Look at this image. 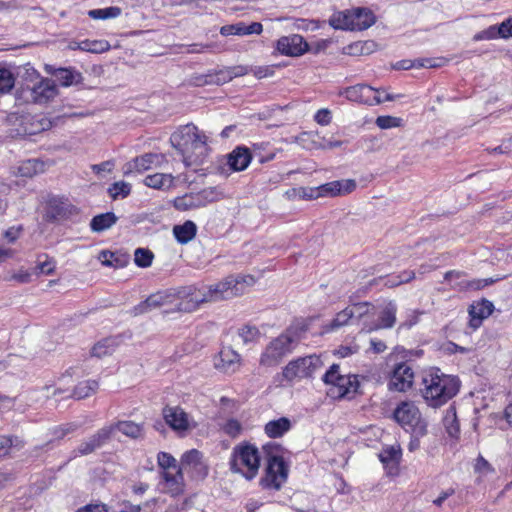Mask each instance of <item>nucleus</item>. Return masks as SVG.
Returning a JSON list of instances; mask_svg holds the SVG:
<instances>
[{"label": "nucleus", "mask_w": 512, "mask_h": 512, "mask_svg": "<svg viewBox=\"0 0 512 512\" xmlns=\"http://www.w3.org/2000/svg\"><path fill=\"white\" fill-rule=\"evenodd\" d=\"M118 344L117 338H105L93 346L91 354L97 358L105 357L112 354Z\"/></svg>", "instance_id": "c9c22d12"}, {"label": "nucleus", "mask_w": 512, "mask_h": 512, "mask_svg": "<svg viewBox=\"0 0 512 512\" xmlns=\"http://www.w3.org/2000/svg\"><path fill=\"white\" fill-rule=\"evenodd\" d=\"M220 359L221 363L219 364V366L225 372L233 373L240 367V355L229 348L221 350Z\"/></svg>", "instance_id": "473e14b6"}, {"label": "nucleus", "mask_w": 512, "mask_h": 512, "mask_svg": "<svg viewBox=\"0 0 512 512\" xmlns=\"http://www.w3.org/2000/svg\"><path fill=\"white\" fill-rule=\"evenodd\" d=\"M443 423L449 436L452 438H458L460 433V426L455 408L450 407L446 410Z\"/></svg>", "instance_id": "4c0bfd02"}, {"label": "nucleus", "mask_w": 512, "mask_h": 512, "mask_svg": "<svg viewBox=\"0 0 512 512\" xmlns=\"http://www.w3.org/2000/svg\"><path fill=\"white\" fill-rule=\"evenodd\" d=\"M402 119L394 116H379L376 119V125L380 129H390L401 126Z\"/></svg>", "instance_id": "603ef678"}, {"label": "nucleus", "mask_w": 512, "mask_h": 512, "mask_svg": "<svg viewBox=\"0 0 512 512\" xmlns=\"http://www.w3.org/2000/svg\"><path fill=\"white\" fill-rule=\"evenodd\" d=\"M76 512H108V509L104 504H89L78 509Z\"/></svg>", "instance_id": "774afa93"}, {"label": "nucleus", "mask_w": 512, "mask_h": 512, "mask_svg": "<svg viewBox=\"0 0 512 512\" xmlns=\"http://www.w3.org/2000/svg\"><path fill=\"white\" fill-rule=\"evenodd\" d=\"M396 312V305L393 302H389L380 312L378 323L370 327L368 331L392 328L396 322Z\"/></svg>", "instance_id": "bb28decb"}, {"label": "nucleus", "mask_w": 512, "mask_h": 512, "mask_svg": "<svg viewBox=\"0 0 512 512\" xmlns=\"http://www.w3.org/2000/svg\"><path fill=\"white\" fill-rule=\"evenodd\" d=\"M42 168V163L36 159H29L18 167V174L22 177H33Z\"/></svg>", "instance_id": "c03bdc74"}, {"label": "nucleus", "mask_w": 512, "mask_h": 512, "mask_svg": "<svg viewBox=\"0 0 512 512\" xmlns=\"http://www.w3.org/2000/svg\"><path fill=\"white\" fill-rule=\"evenodd\" d=\"M56 268L55 262L52 259H46L43 262H39L36 266L37 271L40 274L51 275L54 273Z\"/></svg>", "instance_id": "4d7b16f0"}, {"label": "nucleus", "mask_w": 512, "mask_h": 512, "mask_svg": "<svg viewBox=\"0 0 512 512\" xmlns=\"http://www.w3.org/2000/svg\"><path fill=\"white\" fill-rule=\"evenodd\" d=\"M260 467L258 449L251 444H239L233 448L230 460V469L239 473L248 480H252Z\"/></svg>", "instance_id": "423d86ee"}, {"label": "nucleus", "mask_w": 512, "mask_h": 512, "mask_svg": "<svg viewBox=\"0 0 512 512\" xmlns=\"http://www.w3.org/2000/svg\"><path fill=\"white\" fill-rule=\"evenodd\" d=\"M474 472L478 475L477 480H481L484 477H487L488 475L494 474L496 472L493 465L486 460L482 455H478V457L475 459L474 463Z\"/></svg>", "instance_id": "79ce46f5"}, {"label": "nucleus", "mask_w": 512, "mask_h": 512, "mask_svg": "<svg viewBox=\"0 0 512 512\" xmlns=\"http://www.w3.org/2000/svg\"><path fill=\"white\" fill-rule=\"evenodd\" d=\"M76 208L71 205L68 199L51 197L47 202V217L53 220L67 218L73 214Z\"/></svg>", "instance_id": "6ab92c4d"}, {"label": "nucleus", "mask_w": 512, "mask_h": 512, "mask_svg": "<svg viewBox=\"0 0 512 512\" xmlns=\"http://www.w3.org/2000/svg\"><path fill=\"white\" fill-rule=\"evenodd\" d=\"M78 47L80 50L91 53H103L108 51L111 46L107 40H83L80 41Z\"/></svg>", "instance_id": "ea45409f"}, {"label": "nucleus", "mask_w": 512, "mask_h": 512, "mask_svg": "<svg viewBox=\"0 0 512 512\" xmlns=\"http://www.w3.org/2000/svg\"><path fill=\"white\" fill-rule=\"evenodd\" d=\"M498 38L496 26H490L473 36L474 41L492 40Z\"/></svg>", "instance_id": "864d4df0"}, {"label": "nucleus", "mask_w": 512, "mask_h": 512, "mask_svg": "<svg viewBox=\"0 0 512 512\" xmlns=\"http://www.w3.org/2000/svg\"><path fill=\"white\" fill-rule=\"evenodd\" d=\"M158 465L165 471L176 472V470H181L180 467L177 466L175 458L166 452H160L157 456Z\"/></svg>", "instance_id": "de8ad7c7"}, {"label": "nucleus", "mask_w": 512, "mask_h": 512, "mask_svg": "<svg viewBox=\"0 0 512 512\" xmlns=\"http://www.w3.org/2000/svg\"><path fill=\"white\" fill-rule=\"evenodd\" d=\"M263 31V26L260 22H252L251 24L247 25L244 22H238L231 25H225L222 26L220 29V33L223 36H230V35H238V36H244V35H252V34H261Z\"/></svg>", "instance_id": "b1692460"}, {"label": "nucleus", "mask_w": 512, "mask_h": 512, "mask_svg": "<svg viewBox=\"0 0 512 512\" xmlns=\"http://www.w3.org/2000/svg\"><path fill=\"white\" fill-rule=\"evenodd\" d=\"M58 95L55 82L49 78H42L31 89V99L34 103L45 104Z\"/></svg>", "instance_id": "f3484780"}, {"label": "nucleus", "mask_w": 512, "mask_h": 512, "mask_svg": "<svg viewBox=\"0 0 512 512\" xmlns=\"http://www.w3.org/2000/svg\"><path fill=\"white\" fill-rule=\"evenodd\" d=\"M220 427L225 434L232 438L238 437L242 432L241 423L234 418L227 419Z\"/></svg>", "instance_id": "09e8293b"}, {"label": "nucleus", "mask_w": 512, "mask_h": 512, "mask_svg": "<svg viewBox=\"0 0 512 512\" xmlns=\"http://www.w3.org/2000/svg\"><path fill=\"white\" fill-rule=\"evenodd\" d=\"M323 365L321 359L317 355H309L300 357L290 361L282 371L283 378L287 381L294 379H302L311 377L315 371Z\"/></svg>", "instance_id": "9d476101"}, {"label": "nucleus", "mask_w": 512, "mask_h": 512, "mask_svg": "<svg viewBox=\"0 0 512 512\" xmlns=\"http://www.w3.org/2000/svg\"><path fill=\"white\" fill-rule=\"evenodd\" d=\"M238 337L243 344L256 342L260 337V331L255 326L245 325L238 329Z\"/></svg>", "instance_id": "37998d69"}, {"label": "nucleus", "mask_w": 512, "mask_h": 512, "mask_svg": "<svg viewBox=\"0 0 512 512\" xmlns=\"http://www.w3.org/2000/svg\"><path fill=\"white\" fill-rule=\"evenodd\" d=\"M394 419L413 435L424 436L427 433V423L421 417L418 407L411 401L401 402L394 410Z\"/></svg>", "instance_id": "6e6552de"}, {"label": "nucleus", "mask_w": 512, "mask_h": 512, "mask_svg": "<svg viewBox=\"0 0 512 512\" xmlns=\"http://www.w3.org/2000/svg\"><path fill=\"white\" fill-rule=\"evenodd\" d=\"M498 37L508 38L512 36V19L503 21L499 26H496Z\"/></svg>", "instance_id": "13d9d810"}, {"label": "nucleus", "mask_w": 512, "mask_h": 512, "mask_svg": "<svg viewBox=\"0 0 512 512\" xmlns=\"http://www.w3.org/2000/svg\"><path fill=\"white\" fill-rule=\"evenodd\" d=\"M353 9L337 12L329 19V24L335 29L352 30Z\"/></svg>", "instance_id": "72a5a7b5"}, {"label": "nucleus", "mask_w": 512, "mask_h": 512, "mask_svg": "<svg viewBox=\"0 0 512 512\" xmlns=\"http://www.w3.org/2000/svg\"><path fill=\"white\" fill-rule=\"evenodd\" d=\"M131 192V185L124 181L114 182L109 188L108 193L112 199H117L119 197L125 198Z\"/></svg>", "instance_id": "49530a36"}, {"label": "nucleus", "mask_w": 512, "mask_h": 512, "mask_svg": "<svg viewBox=\"0 0 512 512\" xmlns=\"http://www.w3.org/2000/svg\"><path fill=\"white\" fill-rule=\"evenodd\" d=\"M401 456L402 451L399 445L387 446L379 453V459L385 468L389 469V473L397 469Z\"/></svg>", "instance_id": "a878e982"}, {"label": "nucleus", "mask_w": 512, "mask_h": 512, "mask_svg": "<svg viewBox=\"0 0 512 512\" xmlns=\"http://www.w3.org/2000/svg\"><path fill=\"white\" fill-rule=\"evenodd\" d=\"M117 221V217L112 212L96 215L90 222V227L94 232H102L112 227Z\"/></svg>", "instance_id": "f704fd0d"}, {"label": "nucleus", "mask_w": 512, "mask_h": 512, "mask_svg": "<svg viewBox=\"0 0 512 512\" xmlns=\"http://www.w3.org/2000/svg\"><path fill=\"white\" fill-rule=\"evenodd\" d=\"M114 427H102L89 438L83 440L72 452L74 457L86 456L101 448L112 436Z\"/></svg>", "instance_id": "9b49d317"}, {"label": "nucleus", "mask_w": 512, "mask_h": 512, "mask_svg": "<svg viewBox=\"0 0 512 512\" xmlns=\"http://www.w3.org/2000/svg\"><path fill=\"white\" fill-rule=\"evenodd\" d=\"M414 372L407 362L399 363L393 369L388 387L390 390L405 392L412 387Z\"/></svg>", "instance_id": "4468645a"}, {"label": "nucleus", "mask_w": 512, "mask_h": 512, "mask_svg": "<svg viewBox=\"0 0 512 512\" xmlns=\"http://www.w3.org/2000/svg\"><path fill=\"white\" fill-rule=\"evenodd\" d=\"M492 283H494L492 278L474 279L471 281H463L459 283V288L465 290H480Z\"/></svg>", "instance_id": "8fccbe9b"}, {"label": "nucleus", "mask_w": 512, "mask_h": 512, "mask_svg": "<svg viewBox=\"0 0 512 512\" xmlns=\"http://www.w3.org/2000/svg\"><path fill=\"white\" fill-rule=\"evenodd\" d=\"M106 427H114V431L118 430L123 435L132 439L142 438L144 434L143 425L133 421H118L115 424L107 425Z\"/></svg>", "instance_id": "c85d7f7f"}, {"label": "nucleus", "mask_w": 512, "mask_h": 512, "mask_svg": "<svg viewBox=\"0 0 512 512\" xmlns=\"http://www.w3.org/2000/svg\"><path fill=\"white\" fill-rule=\"evenodd\" d=\"M371 304L369 302H359L355 303L348 308L353 312V317L362 318L366 314H368Z\"/></svg>", "instance_id": "5fc2aeb1"}, {"label": "nucleus", "mask_w": 512, "mask_h": 512, "mask_svg": "<svg viewBox=\"0 0 512 512\" xmlns=\"http://www.w3.org/2000/svg\"><path fill=\"white\" fill-rule=\"evenodd\" d=\"M353 318V312L348 308H344L340 312H338L335 317L324 326L325 332H331L337 330L349 323V321Z\"/></svg>", "instance_id": "e433bc0d"}, {"label": "nucleus", "mask_w": 512, "mask_h": 512, "mask_svg": "<svg viewBox=\"0 0 512 512\" xmlns=\"http://www.w3.org/2000/svg\"><path fill=\"white\" fill-rule=\"evenodd\" d=\"M162 476L165 481L164 491L166 493L175 497L184 492V481L181 470H176V472L165 471L162 473Z\"/></svg>", "instance_id": "393cba45"}, {"label": "nucleus", "mask_w": 512, "mask_h": 512, "mask_svg": "<svg viewBox=\"0 0 512 512\" xmlns=\"http://www.w3.org/2000/svg\"><path fill=\"white\" fill-rule=\"evenodd\" d=\"M99 384L96 380H86L83 382H80L78 385L75 386L73 389L72 396L76 399H84L92 394L96 393L98 390Z\"/></svg>", "instance_id": "58836bf2"}, {"label": "nucleus", "mask_w": 512, "mask_h": 512, "mask_svg": "<svg viewBox=\"0 0 512 512\" xmlns=\"http://www.w3.org/2000/svg\"><path fill=\"white\" fill-rule=\"evenodd\" d=\"M494 310V305L487 299L473 303L469 308L470 326L473 329L480 327L482 321L489 317Z\"/></svg>", "instance_id": "4be33fe9"}, {"label": "nucleus", "mask_w": 512, "mask_h": 512, "mask_svg": "<svg viewBox=\"0 0 512 512\" xmlns=\"http://www.w3.org/2000/svg\"><path fill=\"white\" fill-rule=\"evenodd\" d=\"M22 232V227H10L4 232V238L7 240L8 243H14L19 237Z\"/></svg>", "instance_id": "e2e57ef3"}, {"label": "nucleus", "mask_w": 512, "mask_h": 512, "mask_svg": "<svg viewBox=\"0 0 512 512\" xmlns=\"http://www.w3.org/2000/svg\"><path fill=\"white\" fill-rule=\"evenodd\" d=\"M256 279L252 275H229L222 281L196 289L189 287L182 294L183 298L176 305L179 312H192L196 310L200 304L207 302H216L231 299L245 293L248 287L253 286Z\"/></svg>", "instance_id": "f257e3e1"}, {"label": "nucleus", "mask_w": 512, "mask_h": 512, "mask_svg": "<svg viewBox=\"0 0 512 512\" xmlns=\"http://www.w3.org/2000/svg\"><path fill=\"white\" fill-rule=\"evenodd\" d=\"M13 74L8 69H0V93H7L14 87Z\"/></svg>", "instance_id": "3c124183"}, {"label": "nucleus", "mask_w": 512, "mask_h": 512, "mask_svg": "<svg viewBox=\"0 0 512 512\" xmlns=\"http://www.w3.org/2000/svg\"><path fill=\"white\" fill-rule=\"evenodd\" d=\"M275 49L281 55L298 57L308 51L309 45L299 34L282 36L276 41Z\"/></svg>", "instance_id": "ddd939ff"}, {"label": "nucleus", "mask_w": 512, "mask_h": 512, "mask_svg": "<svg viewBox=\"0 0 512 512\" xmlns=\"http://www.w3.org/2000/svg\"><path fill=\"white\" fill-rule=\"evenodd\" d=\"M274 69H275L274 65L257 66V67H254L253 69H251V72L253 73V75L256 78L262 79L265 77L272 76L274 74Z\"/></svg>", "instance_id": "6e6d98bb"}, {"label": "nucleus", "mask_w": 512, "mask_h": 512, "mask_svg": "<svg viewBox=\"0 0 512 512\" xmlns=\"http://www.w3.org/2000/svg\"><path fill=\"white\" fill-rule=\"evenodd\" d=\"M165 298L166 297L164 295L158 293V294L150 295L145 300V302H146V305L149 306L150 310H152V309L162 306L165 303Z\"/></svg>", "instance_id": "680f3d73"}, {"label": "nucleus", "mask_w": 512, "mask_h": 512, "mask_svg": "<svg viewBox=\"0 0 512 512\" xmlns=\"http://www.w3.org/2000/svg\"><path fill=\"white\" fill-rule=\"evenodd\" d=\"M342 94L350 101L367 105H378L383 102L379 95L380 90L366 84H357L348 87Z\"/></svg>", "instance_id": "f8f14e48"}, {"label": "nucleus", "mask_w": 512, "mask_h": 512, "mask_svg": "<svg viewBox=\"0 0 512 512\" xmlns=\"http://www.w3.org/2000/svg\"><path fill=\"white\" fill-rule=\"evenodd\" d=\"M252 160L250 150L244 146L236 147L227 155V165L232 171L239 172L245 170Z\"/></svg>", "instance_id": "5701e85b"}, {"label": "nucleus", "mask_w": 512, "mask_h": 512, "mask_svg": "<svg viewBox=\"0 0 512 512\" xmlns=\"http://www.w3.org/2000/svg\"><path fill=\"white\" fill-rule=\"evenodd\" d=\"M340 367L333 364L323 376L325 384L329 385L328 395L332 398H352L359 390L360 382L357 375H343Z\"/></svg>", "instance_id": "0eeeda50"}, {"label": "nucleus", "mask_w": 512, "mask_h": 512, "mask_svg": "<svg viewBox=\"0 0 512 512\" xmlns=\"http://www.w3.org/2000/svg\"><path fill=\"white\" fill-rule=\"evenodd\" d=\"M208 140L206 133L192 123L180 126L170 137L173 148L181 155L186 167H196L205 162L210 152Z\"/></svg>", "instance_id": "f03ea898"}, {"label": "nucleus", "mask_w": 512, "mask_h": 512, "mask_svg": "<svg viewBox=\"0 0 512 512\" xmlns=\"http://www.w3.org/2000/svg\"><path fill=\"white\" fill-rule=\"evenodd\" d=\"M267 455L265 475L260 483L264 488L279 490L288 477V466L282 457V447L276 443L263 446Z\"/></svg>", "instance_id": "39448f33"}, {"label": "nucleus", "mask_w": 512, "mask_h": 512, "mask_svg": "<svg viewBox=\"0 0 512 512\" xmlns=\"http://www.w3.org/2000/svg\"><path fill=\"white\" fill-rule=\"evenodd\" d=\"M197 226L191 221L187 220L181 225L173 227V234L176 240L181 244H187L196 236Z\"/></svg>", "instance_id": "c756f323"}, {"label": "nucleus", "mask_w": 512, "mask_h": 512, "mask_svg": "<svg viewBox=\"0 0 512 512\" xmlns=\"http://www.w3.org/2000/svg\"><path fill=\"white\" fill-rule=\"evenodd\" d=\"M13 444V438L8 436H0V457L8 454Z\"/></svg>", "instance_id": "338daca9"}, {"label": "nucleus", "mask_w": 512, "mask_h": 512, "mask_svg": "<svg viewBox=\"0 0 512 512\" xmlns=\"http://www.w3.org/2000/svg\"><path fill=\"white\" fill-rule=\"evenodd\" d=\"M225 195L217 187H207L196 193L185 194L174 200V207L180 211L205 207L210 203L224 199Z\"/></svg>", "instance_id": "1a4fd4ad"}, {"label": "nucleus", "mask_w": 512, "mask_h": 512, "mask_svg": "<svg viewBox=\"0 0 512 512\" xmlns=\"http://www.w3.org/2000/svg\"><path fill=\"white\" fill-rule=\"evenodd\" d=\"M314 119L319 125L326 126L331 122V112L326 108L320 109L315 114Z\"/></svg>", "instance_id": "052dcab7"}, {"label": "nucleus", "mask_w": 512, "mask_h": 512, "mask_svg": "<svg viewBox=\"0 0 512 512\" xmlns=\"http://www.w3.org/2000/svg\"><path fill=\"white\" fill-rule=\"evenodd\" d=\"M174 176L166 173H155L144 179V184L153 189L166 190L173 186Z\"/></svg>", "instance_id": "2f4dec72"}, {"label": "nucleus", "mask_w": 512, "mask_h": 512, "mask_svg": "<svg viewBox=\"0 0 512 512\" xmlns=\"http://www.w3.org/2000/svg\"><path fill=\"white\" fill-rule=\"evenodd\" d=\"M291 427L292 424L290 419L287 417H280L267 422L264 426V431L269 438H279L287 433Z\"/></svg>", "instance_id": "cd10ccee"}, {"label": "nucleus", "mask_w": 512, "mask_h": 512, "mask_svg": "<svg viewBox=\"0 0 512 512\" xmlns=\"http://www.w3.org/2000/svg\"><path fill=\"white\" fill-rule=\"evenodd\" d=\"M319 197H335L349 194L356 189V182L353 179L336 180L322 184L317 187Z\"/></svg>", "instance_id": "a211bd4d"}, {"label": "nucleus", "mask_w": 512, "mask_h": 512, "mask_svg": "<svg viewBox=\"0 0 512 512\" xmlns=\"http://www.w3.org/2000/svg\"><path fill=\"white\" fill-rule=\"evenodd\" d=\"M113 167H114L113 161L109 160V161H104V162H102L100 164H93L91 166V169L96 174H100L102 172H111Z\"/></svg>", "instance_id": "69168bd1"}, {"label": "nucleus", "mask_w": 512, "mask_h": 512, "mask_svg": "<svg viewBox=\"0 0 512 512\" xmlns=\"http://www.w3.org/2000/svg\"><path fill=\"white\" fill-rule=\"evenodd\" d=\"M121 8L117 6H111L101 9H92L88 11V16L95 20H106L117 18L121 15Z\"/></svg>", "instance_id": "a19ab883"}, {"label": "nucleus", "mask_w": 512, "mask_h": 512, "mask_svg": "<svg viewBox=\"0 0 512 512\" xmlns=\"http://www.w3.org/2000/svg\"><path fill=\"white\" fill-rule=\"evenodd\" d=\"M164 158L161 154L146 153L139 157L134 158L132 161L126 163L123 167V173L128 176L131 173H143L153 166H156L160 160Z\"/></svg>", "instance_id": "dca6fc26"}, {"label": "nucleus", "mask_w": 512, "mask_h": 512, "mask_svg": "<svg viewBox=\"0 0 512 512\" xmlns=\"http://www.w3.org/2000/svg\"><path fill=\"white\" fill-rule=\"evenodd\" d=\"M162 413L165 422L177 432H186L194 427L189 415L179 406H166Z\"/></svg>", "instance_id": "2eb2a0df"}, {"label": "nucleus", "mask_w": 512, "mask_h": 512, "mask_svg": "<svg viewBox=\"0 0 512 512\" xmlns=\"http://www.w3.org/2000/svg\"><path fill=\"white\" fill-rule=\"evenodd\" d=\"M299 195L301 198L307 200L320 198L317 187L300 188Z\"/></svg>", "instance_id": "0e129e2a"}, {"label": "nucleus", "mask_w": 512, "mask_h": 512, "mask_svg": "<svg viewBox=\"0 0 512 512\" xmlns=\"http://www.w3.org/2000/svg\"><path fill=\"white\" fill-rule=\"evenodd\" d=\"M489 154H508L512 152V138L504 140L499 146L487 149Z\"/></svg>", "instance_id": "bf43d9fd"}, {"label": "nucleus", "mask_w": 512, "mask_h": 512, "mask_svg": "<svg viewBox=\"0 0 512 512\" xmlns=\"http://www.w3.org/2000/svg\"><path fill=\"white\" fill-rule=\"evenodd\" d=\"M304 329L291 325L273 338L260 355L259 364L263 367H276L291 354L302 339Z\"/></svg>", "instance_id": "7ed1b4c3"}, {"label": "nucleus", "mask_w": 512, "mask_h": 512, "mask_svg": "<svg viewBox=\"0 0 512 512\" xmlns=\"http://www.w3.org/2000/svg\"><path fill=\"white\" fill-rule=\"evenodd\" d=\"M353 27L352 30H364L369 28L375 22L373 13L365 8L353 9Z\"/></svg>", "instance_id": "7c9ffc66"}, {"label": "nucleus", "mask_w": 512, "mask_h": 512, "mask_svg": "<svg viewBox=\"0 0 512 512\" xmlns=\"http://www.w3.org/2000/svg\"><path fill=\"white\" fill-rule=\"evenodd\" d=\"M154 258L152 251L146 248H137L134 252V262L138 267H150Z\"/></svg>", "instance_id": "a18cd8bd"}, {"label": "nucleus", "mask_w": 512, "mask_h": 512, "mask_svg": "<svg viewBox=\"0 0 512 512\" xmlns=\"http://www.w3.org/2000/svg\"><path fill=\"white\" fill-rule=\"evenodd\" d=\"M423 384V398L434 408L444 405L459 391L458 380L445 374L430 373L423 378Z\"/></svg>", "instance_id": "20e7f679"}, {"label": "nucleus", "mask_w": 512, "mask_h": 512, "mask_svg": "<svg viewBox=\"0 0 512 512\" xmlns=\"http://www.w3.org/2000/svg\"><path fill=\"white\" fill-rule=\"evenodd\" d=\"M180 468L181 470H189L200 477L207 475V467L202 460V453L196 449L183 454Z\"/></svg>", "instance_id": "aec40b11"}, {"label": "nucleus", "mask_w": 512, "mask_h": 512, "mask_svg": "<svg viewBox=\"0 0 512 512\" xmlns=\"http://www.w3.org/2000/svg\"><path fill=\"white\" fill-rule=\"evenodd\" d=\"M46 73L56 77L57 81L64 87L76 85L83 79L82 74L73 68H55L52 65H45Z\"/></svg>", "instance_id": "412c9836"}]
</instances>
